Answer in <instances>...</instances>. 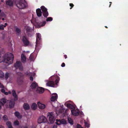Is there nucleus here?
<instances>
[{"instance_id":"1","label":"nucleus","mask_w":128,"mask_h":128,"mask_svg":"<svg viewBox=\"0 0 128 128\" xmlns=\"http://www.w3.org/2000/svg\"><path fill=\"white\" fill-rule=\"evenodd\" d=\"M60 79V77L56 75L52 76L50 78V80L52 81H48V80H46L44 81V82L46 83L47 86L56 87V85H57V84L58 82Z\"/></svg>"},{"instance_id":"2","label":"nucleus","mask_w":128,"mask_h":128,"mask_svg":"<svg viewBox=\"0 0 128 128\" xmlns=\"http://www.w3.org/2000/svg\"><path fill=\"white\" fill-rule=\"evenodd\" d=\"M16 6L20 9L26 8L28 6L25 0H17Z\"/></svg>"},{"instance_id":"3","label":"nucleus","mask_w":128,"mask_h":128,"mask_svg":"<svg viewBox=\"0 0 128 128\" xmlns=\"http://www.w3.org/2000/svg\"><path fill=\"white\" fill-rule=\"evenodd\" d=\"M47 118L49 119L50 123L51 124H53L55 120L53 113L52 112H48L47 114Z\"/></svg>"},{"instance_id":"4","label":"nucleus","mask_w":128,"mask_h":128,"mask_svg":"<svg viewBox=\"0 0 128 128\" xmlns=\"http://www.w3.org/2000/svg\"><path fill=\"white\" fill-rule=\"evenodd\" d=\"M14 67L16 69L19 68L20 70H22L23 67L21 62L20 61H17L14 65Z\"/></svg>"},{"instance_id":"5","label":"nucleus","mask_w":128,"mask_h":128,"mask_svg":"<svg viewBox=\"0 0 128 128\" xmlns=\"http://www.w3.org/2000/svg\"><path fill=\"white\" fill-rule=\"evenodd\" d=\"M46 118L44 116H40L38 118V122L39 124L46 122Z\"/></svg>"},{"instance_id":"6","label":"nucleus","mask_w":128,"mask_h":128,"mask_svg":"<svg viewBox=\"0 0 128 128\" xmlns=\"http://www.w3.org/2000/svg\"><path fill=\"white\" fill-rule=\"evenodd\" d=\"M43 12V14L45 17H46L48 15V13L47 11V9L44 6H42L41 7Z\"/></svg>"},{"instance_id":"7","label":"nucleus","mask_w":128,"mask_h":128,"mask_svg":"<svg viewBox=\"0 0 128 128\" xmlns=\"http://www.w3.org/2000/svg\"><path fill=\"white\" fill-rule=\"evenodd\" d=\"M56 124L58 125H60L61 124H66V121L64 119H62L61 120L57 119L56 120Z\"/></svg>"},{"instance_id":"8","label":"nucleus","mask_w":128,"mask_h":128,"mask_svg":"<svg viewBox=\"0 0 128 128\" xmlns=\"http://www.w3.org/2000/svg\"><path fill=\"white\" fill-rule=\"evenodd\" d=\"M24 30L26 31V32L29 35L31 34L32 29L29 26H25Z\"/></svg>"},{"instance_id":"9","label":"nucleus","mask_w":128,"mask_h":128,"mask_svg":"<svg viewBox=\"0 0 128 128\" xmlns=\"http://www.w3.org/2000/svg\"><path fill=\"white\" fill-rule=\"evenodd\" d=\"M72 114L74 116H78L79 114V110L76 108L74 110H71Z\"/></svg>"},{"instance_id":"10","label":"nucleus","mask_w":128,"mask_h":128,"mask_svg":"<svg viewBox=\"0 0 128 128\" xmlns=\"http://www.w3.org/2000/svg\"><path fill=\"white\" fill-rule=\"evenodd\" d=\"M26 75L28 76H30V80L32 81L33 80V78L32 76H34L35 74L34 72L31 73L29 72H27L25 73Z\"/></svg>"},{"instance_id":"11","label":"nucleus","mask_w":128,"mask_h":128,"mask_svg":"<svg viewBox=\"0 0 128 128\" xmlns=\"http://www.w3.org/2000/svg\"><path fill=\"white\" fill-rule=\"evenodd\" d=\"M57 94L56 93H53L52 95L50 100L52 102H54L58 98Z\"/></svg>"},{"instance_id":"12","label":"nucleus","mask_w":128,"mask_h":128,"mask_svg":"<svg viewBox=\"0 0 128 128\" xmlns=\"http://www.w3.org/2000/svg\"><path fill=\"white\" fill-rule=\"evenodd\" d=\"M68 102H66L65 103V105H66L68 107L72 109V110H74L76 108V106L75 105L69 103H67Z\"/></svg>"},{"instance_id":"13","label":"nucleus","mask_w":128,"mask_h":128,"mask_svg":"<svg viewBox=\"0 0 128 128\" xmlns=\"http://www.w3.org/2000/svg\"><path fill=\"white\" fill-rule=\"evenodd\" d=\"M37 104L38 108L40 109H44L46 107V105L45 104H43L40 102H38Z\"/></svg>"},{"instance_id":"14","label":"nucleus","mask_w":128,"mask_h":128,"mask_svg":"<svg viewBox=\"0 0 128 128\" xmlns=\"http://www.w3.org/2000/svg\"><path fill=\"white\" fill-rule=\"evenodd\" d=\"M26 52H24L21 55V58L22 61L23 62H25L26 61V58L25 56Z\"/></svg>"},{"instance_id":"15","label":"nucleus","mask_w":128,"mask_h":128,"mask_svg":"<svg viewBox=\"0 0 128 128\" xmlns=\"http://www.w3.org/2000/svg\"><path fill=\"white\" fill-rule=\"evenodd\" d=\"M22 41L25 46H27L29 44L28 40L25 36H24L22 39Z\"/></svg>"},{"instance_id":"16","label":"nucleus","mask_w":128,"mask_h":128,"mask_svg":"<svg viewBox=\"0 0 128 128\" xmlns=\"http://www.w3.org/2000/svg\"><path fill=\"white\" fill-rule=\"evenodd\" d=\"M36 92L38 93L42 94L44 92V89L42 88L38 87L36 90Z\"/></svg>"},{"instance_id":"17","label":"nucleus","mask_w":128,"mask_h":128,"mask_svg":"<svg viewBox=\"0 0 128 128\" xmlns=\"http://www.w3.org/2000/svg\"><path fill=\"white\" fill-rule=\"evenodd\" d=\"M45 21L44 22L40 23H38L36 26V27L38 28H40L41 27L44 26L46 24Z\"/></svg>"},{"instance_id":"18","label":"nucleus","mask_w":128,"mask_h":128,"mask_svg":"<svg viewBox=\"0 0 128 128\" xmlns=\"http://www.w3.org/2000/svg\"><path fill=\"white\" fill-rule=\"evenodd\" d=\"M12 96L14 98V100H17L18 99V96L16 94V91L14 90H12Z\"/></svg>"},{"instance_id":"19","label":"nucleus","mask_w":128,"mask_h":128,"mask_svg":"<svg viewBox=\"0 0 128 128\" xmlns=\"http://www.w3.org/2000/svg\"><path fill=\"white\" fill-rule=\"evenodd\" d=\"M37 16H40L42 15V12L40 8H38L36 10Z\"/></svg>"},{"instance_id":"20","label":"nucleus","mask_w":128,"mask_h":128,"mask_svg":"<svg viewBox=\"0 0 128 128\" xmlns=\"http://www.w3.org/2000/svg\"><path fill=\"white\" fill-rule=\"evenodd\" d=\"M24 109L25 110H28L30 109V106L27 103H24L23 106Z\"/></svg>"},{"instance_id":"21","label":"nucleus","mask_w":128,"mask_h":128,"mask_svg":"<svg viewBox=\"0 0 128 128\" xmlns=\"http://www.w3.org/2000/svg\"><path fill=\"white\" fill-rule=\"evenodd\" d=\"M37 107L36 104L35 103H32L31 105V107L32 109L33 110H36Z\"/></svg>"},{"instance_id":"22","label":"nucleus","mask_w":128,"mask_h":128,"mask_svg":"<svg viewBox=\"0 0 128 128\" xmlns=\"http://www.w3.org/2000/svg\"><path fill=\"white\" fill-rule=\"evenodd\" d=\"M14 114L15 116L18 118H22V116L18 112H16Z\"/></svg>"},{"instance_id":"23","label":"nucleus","mask_w":128,"mask_h":128,"mask_svg":"<svg viewBox=\"0 0 128 128\" xmlns=\"http://www.w3.org/2000/svg\"><path fill=\"white\" fill-rule=\"evenodd\" d=\"M6 4L7 5L10 6H12L13 5V2L12 1L9 0L6 2Z\"/></svg>"},{"instance_id":"24","label":"nucleus","mask_w":128,"mask_h":128,"mask_svg":"<svg viewBox=\"0 0 128 128\" xmlns=\"http://www.w3.org/2000/svg\"><path fill=\"white\" fill-rule=\"evenodd\" d=\"M38 86L37 84L35 82H34L31 84L30 87L32 88H35Z\"/></svg>"},{"instance_id":"25","label":"nucleus","mask_w":128,"mask_h":128,"mask_svg":"<svg viewBox=\"0 0 128 128\" xmlns=\"http://www.w3.org/2000/svg\"><path fill=\"white\" fill-rule=\"evenodd\" d=\"M2 88L1 90V92H2L4 93L5 95H7L8 94H11V92L10 91H9L8 92H5V90L4 88Z\"/></svg>"},{"instance_id":"26","label":"nucleus","mask_w":128,"mask_h":128,"mask_svg":"<svg viewBox=\"0 0 128 128\" xmlns=\"http://www.w3.org/2000/svg\"><path fill=\"white\" fill-rule=\"evenodd\" d=\"M6 102V99L4 98H3L0 101V104L2 105H3L5 104Z\"/></svg>"},{"instance_id":"27","label":"nucleus","mask_w":128,"mask_h":128,"mask_svg":"<svg viewBox=\"0 0 128 128\" xmlns=\"http://www.w3.org/2000/svg\"><path fill=\"white\" fill-rule=\"evenodd\" d=\"M6 125L8 128H14L12 125V123L10 122H8L6 123Z\"/></svg>"},{"instance_id":"28","label":"nucleus","mask_w":128,"mask_h":128,"mask_svg":"<svg viewBox=\"0 0 128 128\" xmlns=\"http://www.w3.org/2000/svg\"><path fill=\"white\" fill-rule=\"evenodd\" d=\"M14 104V102L10 101L9 102V106L10 108L13 107Z\"/></svg>"},{"instance_id":"29","label":"nucleus","mask_w":128,"mask_h":128,"mask_svg":"<svg viewBox=\"0 0 128 128\" xmlns=\"http://www.w3.org/2000/svg\"><path fill=\"white\" fill-rule=\"evenodd\" d=\"M68 121L69 123L71 124H73V122L72 119L70 118H68Z\"/></svg>"},{"instance_id":"30","label":"nucleus","mask_w":128,"mask_h":128,"mask_svg":"<svg viewBox=\"0 0 128 128\" xmlns=\"http://www.w3.org/2000/svg\"><path fill=\"white\" fill-rule=\"evenodd\" d=\"M30 59L32 61H34L35 59V57H34L32 54H31L30 58Z\"/></svg>"},{"instance_id":"31","label":"nucleus","mask_w":128,"mask_h":128,"mask_svg":"<svg viewBox=\"0 0 128 128\" xmlns=\"http://www.w3.org/2000/svg\"><path fill=\"white\" fill-rule=\"evenodd\" d=\"M37 36H36V40H38V39L40 40L41 39V34L39 33L37 34Z\"/></svg>"},{"instance_id":"32","label":"nucleus","mask_w":128,"mask_h":128,"mask_svg":"<svg viewBox=\"0 0 128 128\" xmlns=\"http://www.w3.org/2000/svg\"><path fill=\"white\" fill-rule=\"evenodd\" d=\"M3 120L4 121H6L8 120V118L7 116H4L3 117Z\"/></svg>"},{"instance_id":"33","label":"nucleus","mask_w":128,"mask_h":128,"mask_svg":"<svg viewBox=\"0 0 128 128\" xmlns=\"http://www.w3.org/2000/svg\"><path fill=\"white\" fill-rule=\"evenodd\" d=\"M19 122L18 120H16L14 121V126H18L19 124Z\"/></svg>"},{"instance_id":"34","label":"nucleus","mask_w":128,"mask_h":128,"mask_svg":"<svg viewBox=\"0 0 128 128\" xmlns=\"http://www.w3.org/2000/svg\"><path fill=\"white\" fill-rule=\"evenodd\" d=\"M16 31L18 34V35L20 34V29L18 28H16Z\"/></svg>"},{"instance_id":"35","label":"nucleus","mask_w":128,"mask_h":128,"mask_svg":"<svg viewBox=\"0 0 128 128\" xmlns=\"http://www.w3.org/2000/svg\"><path fill=\"white\" fill-rule=\"evenodd\" d=\"M10 74L8 72L6 73L5 74V78L6 79H7L9 76H10Z\"/></svg>"},{"instance_id":"36","label":"nucleus","mask_w":128,"mask_h":128,"mask_svg":"<svg viewBox=\"0 0 128 128\" xmlns=\"http://www.w3.org/2000/svg\"><path fill=\"white\" fill-rule=\"evenodd\" d=\"M4 76V73L1 71L0 70V78H2Z\"/></svg>"},{"instance_id":"37","label":"nucleus","mask_w":128,"mask_h":128,"mask_svg":"<svg viewBox=\"0 0 128 128\" xmlns=\"http://www.w3.org/2000/svg\"><path fill=\"white\" fill-rule=\"evenodd\" d=\"M52 20V18L51 17H50L48 18L46 20L47 21H51Z\"/></svg>"},{"instance_id":"38","label":"nucleus","mask_w":128,"mask_h":128,"mask_svg":"<svg viewBox=\"0 0 128 128\" xmlns=\"http://www.w3.org/2000/svg\"><path fill=\"white\" fill-rule=\"evenodd\" d=\"M84 124L86 126L88 127H89L90 126V124L88 122H84Z\"/></svg>"},{"instance_id":"39","label":"nucleus","mask_w":128,"mask_h":128,"mask_svg":"<svg viewBox=\"0 0 128 128\" xmlns=\"http://www.w3.org/2000/svg\"><path fill=\"white\" fill-rule=\"evenodd\" d=\"M0 14H1L0 16H1L2 17H6V16L4 12H1L0 13Z\"/></svg>"},{"instance_id":"40","label":"nucleus","mask_w":128,"mask_h":128,"mask_svg":"<svg viewBox=\"0 0 128 128\" xmlns=\"http://www.w3.org/2000/svg\"><path fill=\"white\" fill-rule=\"evenodd\" d=\"M0 30H4V25L2 24L0 25Z\"/></svg>"},{"instance_id":"41","label":"nucleus","mask_w":128,"mask_h":128,"mask_svg":"<svg viewBox=\"0 0 128 128\" xmlns=\"http://www.w3.org/2000/svg\"><path fill=\"white\" fill-rule=\"evenodd\" d=\"M76 128H83L79 124H78L76 126Z\"/></svg>"},{"instance_id":"42","label":"nucleus","mask_w":128,"mask_h":128,"mask_svg":"<svg viewBox=\"0 0 128 128\" xmlns=\"http://www.w3.org/2000/svg\"><path fill=\"white\" fill-rule=\"evenodd\" d=\"M0 88H4V86L3 85L1 84L0 83Z\"/></svg>"},{"instance_id":"43","label":"nucleus","mask_w":128,"mask_h":128,"mask_svg":"<svg viewBox=\"0 0 128 128\" xmlns=\"http://www.w3.org/2000/svg\"><path fill=\"white\" fill-rule=\"evenodd\" d=\"M65 66V64L64 63H63L62 65H61V66L62 67H64Z\"/></svg>"},{"instance_id":"44","label":"nucleus","mask_w":128,"mask_h":128,"mask_svg":"<svg viewBox=\"0 0 128 128\" xmlns=\"http://www.w3.org/2000/svg\"><path fill=\"white\" fill-rule=\"evenodd\" d=\"M8 25V24L7 23H5L4 24V27H5L6 26Z\"/></svg>"},{"instance_id":"45","label":"nucleus","mask_w":128,"mask_h":128,"mask_svg":"<svg viewBox=\"0 0 128 128\" xmlns=\"http://www.w3.org/2000/svg\"><path fill=\"white\" fill-rule=\"evenodd\" d=\"M70 6H71L72 7H73L74 6V5L72 4H70Z\"/></svg>"},{"instance_id":"46","label":"nucleus","mask_w":128,"mask_h":128,"mask_svg":"<svg viewBox=\"0 0 128 128\" xmlns=\"http://www.w3.org/2000/svg\"><path fill=\"white\" fill-rule=\"evenodd\" d=\"M53 128H57V126H56L54 125V126L53 127Z\"/></svg>"},{"instance_id":"47","label":"nucleus","mask_w":128,"mask_h":128,"mask_svg":"<svg viewBox=\"0 0 128 128\" xmlns=\"http://www.w3.org/2000/svg\"><path fill=\"white\" fill-rule=\"evenodd\" d=\"M64 57L65 59L66 58H67V56L66 55H64Z\"/></svg>"},{"instance_id":"48","label":"nucleus","mask_w":128,"mask_h":128,"mask_svg":"<svg viewBox=\"0 0 128 128\" xmlns=\"http://www.w3.org/2000/svg\"><path fill=\"white\" fill-rule=\"evenodd\" d=\"M0 128H4V127L2 126H0Z\"/></svg>"},{"instance_id":"49","label":"nucleus","mask_w":128,"mask_h":128,"mask_svg":"<svg viewBox=\"0 0 128 128\" xmlns=\"http://www.w3.org/2000/svg\"><path fill=\"white\" fill-rule=\"evenodd\" d=\"M30 128H36L32 126V127H31Z\"/></svg>"},{"instance_id":"50","label":"nucleus","mask_w":128,"mask_h":128,"mask_svg":"<svg viewBox=\"0 0 128 128\" xmlns=\"http://www.w3.org/2000/svg\"><path fill=\"white\" fill-rule=\"evenodd\" d=\"M57 112H58V111H57V110H56V113L57 114Z\"/></svg>"},{"instance_id":"51","label":"nucleus","mask_w":128,"mask_h":128,"mask_svg":"<svg viewBox=\"0 0 128 128\" xmlns=\"http://www.w3.org/2000/svg\"><path fill=\"white\" fill-rule=\"evenodd\" d=\"M59 112H60V113H62V112L61 111H59Z\"/></svg>"},{"instance_id":"52","label":"nucleus","mask_w":128,"mask_h":128,"mask_svg":"<svg viewBox=\"0 0 128 128\" xmlns=\"http://www.w3.org/2000/svg\"><path fill=\"white\" fill-rule=\"evenodd\" d=\"M2 19L3 20H4V18H2Z\"/></svg>"},{"instance_id":"53","label":"nucleus","mask_w":128,"mask_h":128,"mask_svg":"<svg viewBox=\"0 0 128 128\" xmlns=\"http://www.w3.org/2000/svg\"><path fill=\"white\" fill-rule=\"evenodd\" d=\"M1 12H2V11H1V10H0V14L1 13Z\"/></svg>"},{"instance_id":"54","label":"nucleus","mask_w":128,"mask_h":128,"mask_svg":"<svg viewBox=\"0 0 128 128\" xmlns=\"http://www.w3.org/2000/svg\"><path fill=\"white\" fill-rule=\"evenodd\" d=\"M28 127H25L24 128H28Z\"/></svg>"},{"instance_id":"55","label":"nucleus","mask_w":128,"mask_h":128,"mask_svg":"<svg viewBox=\"0 0 128 128\" xmlns=\"http://www.w3.org/2000/svg\"><path fill=\"white\" fill-rule=\"evenodd\" d=\"M1 108V106L0 105V109Z\"/></svg>"},{"instance_id":"56","label":"nucleus","mask_w":128,"mask_h":128,"mask_svg":"<svg viewBox=\"0 0 128 128\" xmlns=\"http://www.w3.org/2000/svg\"><path fill=\"white\" fill-rule=\"evenodd\" d=\"M111 5V4H110V6H109V7H110V6Z\"/></svg>"},{"instance_id":"57","label":"nucleus","mask_w":128,"mask_h":128,"mask_svg":"<svg viewBox=\"0 0 128 128\" xmlns=\"http://www.w3.org/2000/svg\"><path fill=\"white\" fill-rule=\"evenodd\" d=\"M105 27L106 28H107V27L106 26H105Z\"/></svg>"},{"instance_id":"58","label":"nucleus","mask_w":128,"mask_h":128,"mask_svg":"<svg viewBox=\"0 0 128 128\" xmlns=\"http://www.w3.org/2000/svg\"><path fill=\"white\" fill-rule=\"evenodd\" d=\"M110 3H112V2H110Z\"/></svg>"},{"instance_id":"59","label":"nucleus","mask_w":128,"mask_h":128,"mask_svg":"<svg viewBox=\"0 0 128 128\" xmlns=\"http://www.w3.org/2000/svg\"><path fill=\"white\" fill-rule=\"evenodd\" d=\"M37 47V46H36V48Z\"/></svg>"},{"instance_id":"60","label":"nucleus","mask_w":128,"mask_h":128,"mask_svg":"<svg viewBox=\"0 0 128 128\" xmlns=\"http://www.w3.org/2000/svg\"><path fill=\"white\" fill-rule=\"evenodd\" d=\"M29 52V51H28L27 52Z\"/></svg>"},{"instance_id":"61","label":"nucleus","mask_w":128,"mask_h":128,"mask_svg":"<svg viewBox=\"0 0 128 128\" xmlns=\"http://www.w3.org/2000/svg\"><path fill=\"white\" fill-rule=\"evenodd\" d=\"M1 118V117H0V118Z\"/></svg>"}]
</instances>
